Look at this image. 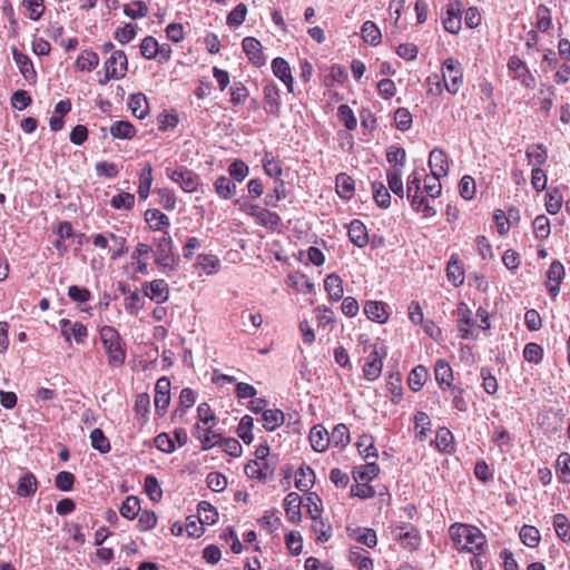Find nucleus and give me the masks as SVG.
<instances>
[{"label": "nucleus", "instance_id": "obj_61", "mask_svg": "<svg viewBox=\"0 0 570 570\" xmlns=\"http://www.w3.org/2000/svg\"><path fill=\"white\" fill-rule=\"evenodd\" d=\"M563 202L562 194L559 189H552L546 195V208L548 214H558Z\"/></svg>", "mask_w": 570, "mask_h": 570}, {"label": "nucleus", "instance_id": "obj_53", "mask_svg": "<svg viewBox=\"0 0 570 570\" xmlns=\"http://www.w3.org/2000/svg\"><path fill=\"white\" fill-rule=\"evenodd\" d=\"M91 446L100 453H108L111 449L108 438L101 429H94L90 432Z\"/></svg>", "mask_w": 570, "mask_h": 570}, {"label": "nucleus", "instance_id": "obj_48", "mask_svg": "<svg viewBox=\"0 0 570 570\" xmlns=\"http://www.w3.org/2000/svg\"><path fill=\"white\" fill-rule=\"evenodd\" d=\"M195 392L190 387L183 389L179 395L178 406L175 410V415H179L181 417L185 415L186 411L195 404Z\"/></svg>", "mask_w": 570, "mask_h": 570}, {"label": "nucleus", "instance_id": "obj_50", "mask_svg": "<svg viewBox=\"0 0 570 570\" xmlns=\"http://www.w3.org/2000/svg\"><path fill=\"white\" fill-rule=\"evenodd\" d=\"M520 540L523 544L530 548H535L540 543V532L533 525L524 524L520 530Z\"/></svg>", "mask_w": 570, "mask_h": 570}, {"label": "nucleus", "instance_id": "obj_24", "mask_svg": "<svg viewBox=\"0 0 570 570\" xmlns=\"http://www.w3.org/2000/svg\"><path fill=\"white\" fill-rule=\"evenodd\" d=\"M351 539L367 548H374L377 544V535L374 529L371 528H347Z\"/></svg>", "mask_w": 570, "mask_h": 570}, {"label": "nucleus", "instance_id": "obj_18", "mask_svg": "<svg viewBox=\"0 0 570 570\" xmlns=\"http://www.w3.org/2000/svg\"><path fill=\"white\" fill-rule=\"evenodd\" d=\"M302 498L296 492H289L284 499L285 514L289 522L297 524L302 520Z\"/></svg>", "mask_w": 570, "mask_h": 570}, {"label": "nucleus", "instance_id": "obj_40", "mask_svg": "<svg viewBox=\"0 0 570 570\" xmlns=\"http://www.w3.org/2000/svg\"><path fill=\"white\" fill-rule=\"evenodd\" d=\"M414 431L420 441H424L431 431V420L428 413L417 411L414 415Z\"/></svg>", "mask_w": 570, "mask_h": 570}, {"label": "nucleus", "instance_id": "obj_41", "mask_svg": "<svg viewBox=\"0 0 570 570\" xmlns=\"http://www.w3.org/2000/svg\"><path fill=\"white\" fill-rule=\"evenodd\" d=\"M428 376H429V372L425 366H423V365L415 366L410 372L409 377H407V384H409L410 389L413 392L420 391L423 387L424 383L426 382Z\"/></svg>", "mask_w": 570, "mask_h": 570}, {"label": "nucleus", "instance_id": "obj_25", "mask_svg": "<svg viewBox=\"0 0 570 570\" xmlns=\"http://www.w3.org/2000/svg\"><path fill=\"white\" fill-rule=\"evenodd\" d=\"M146 287V295L157 304H163L169 297V286L165 279H154Z\"/></svg>", "mask_w": 570, "mask_h": 570}, {"label": "nucleus", "instance_id": "obj_34", "mask_svg": "<svg viewBox=\"0 0 570 570\" xmlns=\"http://www.w3.org/2000/svg\"><path fill=\"white\" fill-rule=\"evenodd\" d=\"M99 65V56L92 50H82L76 60V68L79 71H92Z\"/></svg>", "mask_w": 570, "mask_h": 570}, {"label": "nucleus", "instance_id": "obj_19", "mask_svg": "<svg viewBox=\"0 0 570 570\" xmlns=\"http://www.w3.org/2000/svg\"><path fill=\"white\" fill-rule=\"evenodd\" d=\"M194 268L207 276L215 275L220 269V259L214 254L202 253L196 257Z\"/></svg>", "mask_w": 570, "mask_h": 570}, {"label": "nucleus", "instance_id": "obj_64", "mask_svg": "<svg viewBox=\"0 0 570 570\" xmlns=\"http://www.w3.org/2000/svg\"><path fill=\"white\" fill-rule=\"evenodd\" d=\"M158 51L159 43L154 37L148 36L142 39L140 43V52L146 59H155L158 56Z\"/></svg>", "mask_w": 570, "mask_h": 570}, {"label": "nucleus", "instance_id": "obj_2", "mask_svg": "<svg viewBox=\"0 0 570 570\" xmlns=\"http://www.w3.org/2000/svg\"><path fill=\"white\" fill-rule=\"evenodd\" d=\"M451 539L459 550L478 556L487 544L485 535L474 525L455 523L450 527Z\"/></svg>", "mask_w": 570, "mask_h": 570}, {"label": "nucleus", "instance_id": "obj_26", "mask_svg": "<svg viewBox=\"0 0 570 570\" xmlns=\"http://www.w3.org/2000/svg\"><path fill=\"white\" fill-rule=\"evenodd\" d=\"M435 380L442 390L451 389L453 382V371L449 362L438 360L434 366Z\"/></svg>", "mask_w": 570, "mask_h": 570}, {"label": "nucleus", "instance_id": "obj_37", "mask_svg": "<svg viewBox=\"0 0 570 570\" xmlns=\"http://www.w3.org/2000/svg\"><path fill=\"white\" fill-rule=\"evenodd\" d=\"M366 464L361 465L354 472V479L356 482H370L377 476L380 473V468L376 463V460L370 461L366 460Z\"/></svg>", "mask_w": 570, "mask_h": 570}, {"label": "nucleus", "instance_id": "obj_57", "mask_svg": "<svg viewBox=\"0 0 570 570\" xmlns=\"http://www.w3.org/2000/svg\"><path fill=\"white\" fill-rule=\"evenodd\" d=\"M314 483V472L311 468L298 469L295 476V487L301 491H308Z\"/></svg>", "mask_w": 570, "mask_h": 570}, {"label": "nucleus", "instance_id": "obj_1", "mask_svg": "<svg viewBox=\"0 0 570 570\" xmlns=\"http://www.w3.org/2000/svg\"><path fill=\"white\" fill-rule=\"evenodd\" d=\"M99 338L107 356L108 365L112 368L121 367L127 357L126 343L120 333L110 325L99 328Z\"/></svg>", "mask_w": 570, "mask_h": 570}, {"label": "nucleus", "instance_id": "obj_63", "mask_svg": "<svg viewBox=\"0 0 570 570\" xmlns=\"http://www.w3.org/2000/svg\"><path fill=\"white\" fill-rule=\"evenodd\" d=\"M124 13L131 19L144 18L148 13V7L145 1L136 0L131 4L124 7Z\"/></svg>", "mask_w": 570, "mask_h": 570}, {"label": "nucleus", "instance_id": "obj_23", "mask_svg": "<svg viewBox=\"0 0 570 570\" xmlns=\"http://www.w3.org/2000/svg\"><path fill=\"white\" fill-rule=\"evenodd\" d=\"M364 313L368 320L379 324H384L389 320L386 304L379 301H367L364 305Z\"/></svg>", "mask_w": 570, "mask_h": 570}, {"label": "nucleus", "instance_id": "obj_33", "mask_svg": "<svg viewBox=\"0 0 570 570\" xmlns=\"http://www.w3.org/2000/svg\"><path fill=\"white\" fill-rule=\"evenodd\" d=\"M109 131L115 139H131L137 132L134 125L127 120H117L112 122Z\"/></svg>", "mask_w": 570, "mask_h": 570}, {"label": "nucleus", "instance_id": "obj_43", "mask_svg": "<svg viewBox=\"0 0 570 570\" xmlns=\"http://www.w3.org/2000/svg\"><path fill=\"white\" fill-rule=\"evenodd\" d=\"M361 33H362L363 40L371 46H376L381 42V38H382L381 30L371 20H367L362 24Z\"/></svg>", "mask_w": 570, "mask_h": 570}, {"label": "nucleus", "instance_id": "obj_35", "mask_svg": "<svg viewBox=\"0 0 570 570\" xmlns=\"http://www.w3.org/2000/svg\"><path fill=\"white\" fill-rule=\"evenodd\" d=\"M263 428L266 431H274L281 425H283L285 421L284 413L278 409H269L263 412L262 414Z\"/></svg>", "mask_w": 570, "mask_h": 570}, {"label": "nucleus", "instance_id": "obj_6", "mask_svg": "<svg viewBox=\"0 0 570 570\" xmlns=\"http://www.w3.org/2000/svg\"><path fill=\"white\" fill-rule=\"evenodd\" d=\"M128 67L127 56L122 50H115L105 61V77L99 80L100 85H106L111 79H121L126 76Z\"/></svg>", "mask_w": 570, "mask_h": 570}, {"label": "nucleus", "instance_id": "obj_30", "mask_svg": "<svg viewBox=\"0 0 570 570\" xmlns=\"http://www.w3.org/2000/svg\"><path fill=\"white\" fill-rule=\"evenodd\" d=\"M128 107L131 110V114L138 119H144L149 112L148 100L141 92L129 96Z\"/></svg>", "mask_w": 570, "mask_h": 570}, {"label": "nucleus", "instance_id": "obj_5", "mask_svg": "<svg viewBox=\"0 0 570 570\" xmlns=\"http://www.w3.org/2000/svg\"><path fill=\"white\" fill-rule=\"evenodd\" d=\"M392 539L409 552L417 551L422 543L419 529L412 523L397 521L390 525Z\"/></svg>", "mask_w": 570, "mask_h": 570}, {"label": "nucleus", "instance_id": "obj_56", "mask_svg": "<svg viewBox=\"0 0 570 570\" xmlns=\"http://www.w3.org/2000/svg\"><path fill=\"white\" fill-rule=\"evenodd\" d=\"M258 523L267 532L273 533L279 529L282 520L276 515V511L273 509L265 511L264 515L258 520Z\"/></svg>", "mask_w": 570, "mask_h": 570}, {"label": "nucleus", "instance_id": "obj_10", "mask_svg": "<svg viewBox=\"0 0 570 570\" xmlns=\"http://www.w3.org/2000/svg\"><path fill=\"white\" fill-rule=\"evenodd\" d=\"M508 68L514 73L513 78L519 80L524 87L532 88L534 86V77L518 56H511L509 58Z\"/></svg>", "mask_w": 570, "mask_h": 570}, {"label": "nucleus", "instance_id": "obj_9", "mask_svg": "<svg viewBox=\"0 0 570 570\" xmlns=\"http://www.w3.org/2000/svg\"><path fill=\"white\" fill-rule=\"evenodd\" d=\"M455 315L460 337L463 340H475L478 337V333L474 328L472 311L468 304L460 302L456 306Z\"/></svg>", "mask_w": 570, "mask_h": 570}, {"label": "nucleus", "instance_id": "obj_12", "mask_svg": "<svg viewBox=\"0 0 570 570\" xmlns=\"http://www.w3.org/2000/svg\"><path fill=\"white\" fill-rule=\"evenodd\" d=\"M245 474L249 479L265 482L273 478L274 469L267 461L250 460L245 466Z\"/></svg>", "mask_w": 570, "mask_h": 570}, {"label": "nucleus", "instance_id": "obj_28", "mask_svg": "<svg viewBox=\"0 0 570 570\" xmlns=\"http://www.w3.org/2000/svg\"><path fill=\"white\" fill-rule=\"evenodd\" d=\"M263 168L267 176L274 179V181H279L281 176L283 174L282 163L278 160L272 151L265 150L264 156L262 158Z\"/></svg>", "mask_w": 570, "mask_h": 570}, {"label": "nucleus", "instance_id": "obj_39", "mask_svg": "<svg viewBox=\"0 0 570 570\" xmlns=\"http://www.w3.org/2000/svg\"><path fill=\"white\" fill-rule=\"evenodd\" d=\"M330 439L333 446L344 449L351 441L348 428L343 423L336 424L330 434Z\"/></svg>", "mask_w": 570, "mask_h": 570}, {"label": "nucleus", "instance_id": "obj_62", "mask_svg": "<svg viewBox=\"0 0 570 570\" xmlns=\"http://www.w3.org/2000/svg\"><path fill=\"white\" fill-rule=\"evenodd\" d=\"M247 14V7L244 3H238L227 16L226 23L232 27L236 28L243 24V22L246 19Z\"/></svg>", "mask_w": 570, "mask_h": 570}, {"label": "nucleus", "instance_id": "obj_59", "mask_svg": "<svg viewBox=\"0 0 570 570\" xmlns=\"http://www.w3.org/2000/svg\"><path fill=\"white\" fill-rule=\"evenodd\" d=\"M350 560L357 567L358 570H373V560L370 557L363 556L360 548H352L350 550Z\"/></svg>", "mask_w": 570, "mask_h": 570}, {"label": "nucleus", "instance_id": "obj_4", "mask_svg": "<svg viewBox=\"0 0 570 570\" xmlns=\"http://www.w3.org/2000/svg\"><path fill=\"white\" fill-rule=\"evenodd\" d=\"M153 253L156 265L165 274L174 272L177 268L179 259L174 254L173 239L168 233L153 238Z\"/></svg>", "mask_w": 570, "mask_h": 570}, {"label": "nucleus", "instance_id": "obj_16", "mask_svg": "<svg viewBox=\"0 0 570 570\" xmlns=\"http://www.w3.org/2000/svg\"><path fill=\"white\" fill-rule=\"evenodd\" d=\"M446 278L454 287H459L464 283L465 275L463 263L456 253L451 255L448 263Z\"/></svg>", "mask_w": 570, "mask_h": 570}, {"label": "nucleus", "instance_id": "obj_13", "mask_svg": "<svg viewBox=\"0 0 570 570\" xmlns=\"http://www.w3.org/2000/svg\"><path fill=\"white\" fill-rule=\"evenodd\" d=\"M564 277V267L559 261H553L547 273V288L552 298L560 292V284Z\"/></svg>", "mask_w": 570, "mask_h": 570}, {"label": "nucleus", "instance_id": "obj_27", "mask_svg": "<svg viewBox=\"0 0 570 570\" xmlns=\"http://www.w3.org/2000/svg\"><path fill=\"white\" fill-rule=\"evenodd\" d=\"M242 48L248 59L256 66L264 63L261 42L254 37H246L242 41Z\"/></svg>", "mask_w": 570, "mask_h": 570}, {"label": "nucleus", "instance_id": "obj_7", "mask_svg": "<svg viewBox=\"0 0 570 570\" xmlns=\"http://www.w3.org/2000/svg\"><path fill=\"white\" fill-rule=\"evenodd\" d=\"M166 175L170 180L178 184L180 188L186 193L196 191L200 184L199 176L184 166L176 168L167 167Z\"/></svg>", "mask_w": 570, "mask_h": 570}, {"label": "nucleus", "instance_id": "obj_8", "mask_svg": "<svg viewBox=\"0 0 570 570\" xmlns=\"http://www.w3.org/2000/svg\"><path fill=\"white\" fill-rule=\"evenodd\" d=\"M442 71L444 88L450 94L455 95L463 82L461 63L453 58H449L443 62Z\"/></svg>", "mask_w": 570, "mask_h": 570}, {"label": "nucleus", "instance_id": "obj_49", "mask_svg": "<svg viewBox=\"0 0 570 570\" xmlns=\"http://www.w3.org/2000/svg\"><path fill=\"white\" fill-rule=\"evenodd\" d=\"M216 193L223 198H230L236 193V184L226 176H219L214 184Z\"/></svg>", "mask_w": 570, "mask_h": 570}, {"label": "nucleus", "instance_id": "obj_11", "mask_svg": "<svg viewBox=\"0 0 570 570\" xmlns=\"http://www.w3.org/2000/svg\"><path fill=\"white\" fill-rule=\"evenodd\" d=\"M12 58L19 68L20 73L29 83H35L37 80V72L35 70L31 59L18 50L17 47H11Z\"/></svg>", "mask_w": 570, "mask_h": 570}, {"label": "nucleus", "instance_id": "obj_42", "mask_svg": "<svg viewBox=\"0 0 570 570\" xmlns=\"http://www.w3.org/2000/svg\"><path fill=\"white\" fill-rule=\"evenodd\" d=\"M336 191L341 198L350 199L354 193V180L345 173H341L335 179Z\"/></svg>", "mask_w": 570, "mask_h": 570}, {"label": "nucleus", "instance_id": "obj_32", "mask_svg": "<svg viewBox=\"0 0 570 570\" xmlns=\"http://www.w3.org/2000/svg\"><path fill=\"white\" fill-rule=\"evenodd\" d=\"M38 490V481L33 473H24L18 482L17 494L22 498L33 495Z\"/></svg>", "mask_w": 570, "mask_h": 570}, {"label": "nucleus", "instance_id": "obj_3", "mask_svg": "<svg viewBox=\"0 0 570 570\" xmlns=\"http://www.w3.org/2000/svg\"><path fill=\"white\" fill-rule=\"evenodd\" d=\"M357 342L358 347L362 348L360 352L367 354L363 365V375L367 381H375L381 376L385 352L381 354L379 345L371 343L367 334L358 335Z\"/></svg>", "mask_w": 570, "mask_h": 570}, {"label": "nucleus", "instance_id": "obj_58", "mask_svg": "<svg viewBox=\"0 0 570 570\" xmlns=\"http://www.w3.org/2000/svg\"><path fill=\"white\" fill-rule=\"evenodd\" d=\"M387 184L390 189L399 197L403 198L404 187L402 181V171L396 167L387 171Z\"/></svg>", "mask_w": 570, "mask_h": 570}, {"label": "nucleus", "instance_id": "obj_31", "mask_svg": "<svg viewBox=\"0 0 570 570\" xmlns=\"http://www.w3.org/2000/svg\"><path fill=\"white\" fill-rule=\"evenodd\" d=\"M348 236L353 244L358 247H363L368 243V235L365 225L358 220L354 219L348 225Z\"/></svg>", "mask_w": 570, "mask_h": 570}, {"label": "nucleus", "instance_id": "obj_46", "mask_svg": "<svg viewBox=\"0 0 570 570\" xmlns=\"http://www.w3.org/2000/svg\"><path fill=\"white\" fill-rule=\"evenodd\" d=\"M144 489L153 502L158 503L161 501L163 490L156 476L147 475L144 481Z\"/></svg>", "mask_w": 570, "mask_h": 570}, {"label": "nucleus", "instance_id": "obj_52", "mask_svg": "<svg viewBox=\"0 0 570 570\" xmlns=\"http://www.w3.org/2000/svg\"><path fill=\"white\" fill-rule=\"evenodd\" d=\"M553 527L557 535L563 542L570 540V521L564 514L558 513L553 517Z\"/></svg>", "mask_w": 570, "mask_h": 570}, {"label": "nucleus", "instance_id": "obj_20", "mask_svg": "<svg viewBox=\"0 0 570 570\" xmlns=\"http://www.w3.org/2000/svg\"><path fill=\"white\" fill-rule=\"evenodd\" d=\"M272 70L275 77L284 82L288 92H293L294 79L292 77L288 62L285 59L277 57L272 61Z\"/></svg>", "mask_w": 570, "mask_h": 570}, {"label": "nucleus", "instance_id": "obj_29", "mask_svg": "<svg viewBox=\"0 0 570 570\" xmlns=\"http://www.w3.org/2000/svg\"><path fill=\"white\" fill-rule=\"evenodd\" d=\"M324 288L332 302H338L344 294L343 281L337 274H330L324 279Z\"/></svg>", "mask_w": 570, "mask_h": 570}, {"label": "nucleus", "instance_id": "obj_15", "mask_svg": "<svg viewBox=\"0 0 570 570\" xmlns=\"http://www.w3.org/2000/svg\"><path fill=\"white\" fill-rule=\"evenodd\" d=\"M429 167L431 175L446 176L449 171V161L445 151L441 148H433L429 156Z\"/></svg>", "mask_w": 570, "mask_h": 570}, {"label": "nucleus", "instance_id": "obj_55", "mask_svg": "<svg viewBox=\"0 0 570 570\" xmlns=\"http://www.w3.org/2000/svg\"><path fill=\"white\" fill-rule=\"evenodd\" d=\"M254 420L250 415H244L237 426V435L246 443L249 444L254 440L253 435Z\"/></svg>", "mask_w": 570, "mask_h": 570}, {"label": "nucleus", "instance_id": "obj_38", "mask_svg": "<svg viewBox=\"0 0 570 570\" xmlns=\"http://www.w3.org/2000/svg\"><path fill=\"white\" fill-rule=\"evenodd\" d=\"M140 511V500L136 495L127 497L119 508L121 517L127 520L136 519Z\"/></svg>", "mask_w": 570, "mask_h": 570}, {"label": "nucleus", "instance_id": "obj_17", "mask_svg": "<svg viewBox=\"0 0 570 570\" xmlns=\"http://www.w3.org/2000/svg\"><path fill=\"white\" fill-rule=\"evenodd\" d=\"M264 109L267 114L278 116L281 109L279 89L271 82L264 89Z\"/></svg>", "mask_w": 570, "mask_h": 570}, {"label": "nucleus", "instance_id": "obj_47", "mask_svg": "<svg viewBox=\"0 0 570 570\" xmlns=\"http://www.w3.org/2000/svg\"><path fill=\"white\" fill-rule=\"evenodd\" d=\"M453 434L448 428H440L434 442L440 451L450 453L453 450Z\"/></svg>", "mask_w": 570, "mask_h": 570}, {"label": "nucleus", "instance_id": "obj_60", "mask_svg": "<svg viewBox=\"0 0 570 570\" xmlns=\"http://www.w3.org/2000/svg\"><path fill=\"white\" fill-rule=\"evenodd\" d=\"M157 514L151 510L140 511L138 514L137 528L141 532L153 530L157 525Z\"/></svg>", "mask_w": 570, "mask_h": 570}, {"label": "nucleus", "instance_id": "obj_21", "mask_svg": "<svg viewBox=\"0 0 570 570\" xmlns=\"http://www.w3.org/2000/svg\"><path fill=\"white\" fill-rule=\"evenodd\" d=\"M309 442L314 451L324 452L331 444L330 433L322 425H314L309 431Z\"/></svg>", "mask_w": 570, "mask_h": 570}, {"label": "nucleus", "instance_id": "obj_22", "mask_svg": "<svg viewBox=\"0 0 570 570\" xmlns=\"http://www.w3.org/2000/svg\"><path fill=\"white\" fill-rule=\"evenodd\" d=\"M444 29L450 33H458L461 29L460 6L456 0L446 6L445 17H443Z\"/></svg>", "mask_w": 570, "mask_h": 570}, {"label": "nucleus", "instance_id": "obj_14", "mask_svg": "<svg viewBox=\"0 0 570 570\" xmlns=\"http://www.w3.org/2000/svg\"><path fill=\"white\" fill-rule=\"evenodd\" d=\"M61 327V335L67 342H70L71 335L75 337L77 343H83L88 336V330L81 322L71 323L67 318H62L59 322Z\"/></svg>", "mask_w": 570, "mask_h": 570}, {"label": "nucleus", "instance_id": "obj_44", "mask_svg": "<svg viewBox=\"0 0 570 570\" xmlns=\"http://www.w3.org/2000/svg\"><path fill=\"white\" fill-rule=\"evenodd\" d=\"M312 531L316 534L318 542L325 543L332 538V525L327 520L318 518L312 521Z\"/></svg>", "mask_w": 570, "mask_h": 570}, {"label": "nucleus", "instance_id": "obj_54", "mask_svg": "<svg viewBox=\"0 0 570 570\" xmlns=\"http://www.w3.org/2000/svg\"><path fill=\"white\" fill-rule=\"evenodd\" d=\"M525 155L529 163L538 167L542 166L548 158L547 149L540 144L530 146L527 149Z\"/></svg>", "mask_w": 570, "mask_h": 570}, {"label": "nucleus", "instance_id": "obj_36", "mask_svg": "<svg viewBox=\"0 0 570 570\" xmlns=\"http://www.w3.org/2000/svg\"><path fill=\"white\" fill-rule=\"evenodd\" d=\"M356 446L358 450V453L365 459V460H376L377 459V450L374 445V438L370 434H362L357 442Z\"/></svg>", "mask_w": 570, "mask_h": 570}, {"label": "nucleus", "instance_id": "obj_51", "mask_svg": "<svg viewBox=\"0 0 570 570\" xmlns=\"http://www.w3.org/2000/svg\"><path fill=\"white\" fill-rule=\"evenodd\" d=\"M153 183V167L147 164L139 175L138 194L141 199H146L150 193Z\"/></svg>", "mask_w": 570, "mask_h": 570}, {"label": "nucleus", "instance_id": "obj_45", "mask_svg": "<svg viewBox=\"0 0 570 570\" xmlns=\"http://www.w3.org/2000/svg\"><path fill=\"white\" fill-rule=\"evenodd\" d=\"M556 473L560 482L570 483V454L568 452L558 455Z\"/></svg>", "mask_w": 570, "mask_h": 570}]
</instances>
